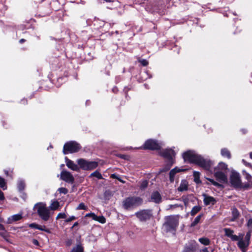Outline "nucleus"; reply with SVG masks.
I'll list each match as a JSON object with an SVG mask.
<instances>
[{"mask_svg":"<svg viewBox=\"0 0 252 252\" xmlns=\"http://www.w3.org/2000/svg\"><path fill=\"white\" fill-rule=\"evenodd\" d=\"M17 186H18V189L20 191L23 190L24 189L25 187V184L24 182L22 180H19L18 182Z\"/></svg>","mask_w":252,"mask_h":252,"instance_id":"obj_31","label":"nucleus"},{"mask_svg":"<svg viewBox=\"0 0 252 252\" xmlns=\"http://www.w3.org/2000/svg\"><path fill=\"white\" fill-rule=\"evenodd\" d=\"M38 224H36V223H31L30 225H29V226L31 228H35V229H37V227H38Z\"/></svg>","mask_w":252,"mask_h":252,"instance_id":"obj_44","label":"nucleus"},{"mask_svg":"<svg viewBox=\"0 0 252 252\" xmlns=\"http://www.w3.org/2000/svg\"><path fill=\"white\" fill-rule=\"evenodd\" d=\"M203 201L205 205H214L216 202V199L212 196H209L205 194H203Z\"/></svg>","mask_w":252,"mask_h":252,"instance_id":"obj_17","label":"nucleus"},{"mask_svg":"<svg viewBox=\"0 0 252 252\" xmlns=\"http://www.w3.org/2000/svg\"><path fill=\"white\" fill-rule=\"evenodd\" d=\"M148 184V182L146 180L143 181L140 185V188L141 189H145Z\"/></svg>","mask_w":252,"mask_h":252,"instance_id":"obj_38","label":"nucleus"},{"mask_svg":"<svg viewBox=\"0 0 252 252\" xmlns=\"http://www.w3.org/2000/svg\"><path fill=\"white\" fill-rule=\"evenodd\" d=\"M88 161L83 159L80 158L77 159V162L79 165V169L81 168L83 170H86V167L87 166Z\"/></svg>","mask_w":252,"mask_h":252,"instance_id":"obj_22","label":"nucleus"},{"mask_svg":"<svg viewBox=\"0 0 252 252\" xmlns=\"http://www.w3.org/2000/svg\"><path fill=\"white\" fill-rule=\"evenodd\" d=\"M111 177L112 178H114V179H118V175H117L116 174H113L111 175Z\"/></svg>","mask_w":252,"mask_h":252,"instance_id":"obj_49","label":"nucleus"},{"mask_svg":"<svg viewBox=\"0 0 252 252\" xmlns=\"http://www.w3.org/2000/svg\"><path fill=\"white\" fill-rule=\"evenodd\" d=\"M196 248V243L194 241H191L186 245L183 252H193Z\"/></svg>","mask_w":252,"mask_h":252,"instance_id":"obj_14","label":"nucleus"},{"mask_svg":"<svg viewBox=\"0 0 252 252\" xmlns=\"http://www.w3.org/2000/svg\"><path fill=\"white\" fill-rule=\"evenodd\" d=\"M200 173L198 171H194L193 176L194 177V181L196 184H200L201 183V180H200Z\"/></svg>","mask_w":252,"mask_h":252,"instance_id":"obj_27","label":"nucleus"},{"mask_svg":"<svg viewBox=\"0 0 252 252\" xmlns=\"http://www.w3.org/2000/svg\"><path fill=\"white\" fill-rule=\"evenodd\" d=\"M201 209V208L200 207L198 206H194L191 212H190V214L191 216H194L196 213H197Z\"/></svg>","mask_w":252,"mask_h":252,"instance_id":"obj_32","label":"nucleus"},{"mask_svg":"<svg viewBox=\"0 0 252 252\" xmlns=\"http://www.w3.org/2000/svg\"><path fill=\"white\" fill-rule=\"evenodd\" d=\"M25 40L24 39H21L20 40V42L21 43H23V42H25Z\"/></svg>","mask_w":252,"mask_h":252,"instance_id":"obj_53","label":"nucleus"},{"mask_svg":"<svg viewBox=\"0 0 252 252\" xmlns=\"http://www.w3.org/2000/svg\"><path fill=\"white\" fill-rule=\"evenodd\" d=\"M90 177H95L98 179H102V176L101 174L98 171H95L93 173H92L90 175Z\"/></svg>","mask_w":252,"mask_h":252,"instance_id":"obj_33","label":"nucleus"},{"mask_svg":"<svg viewBox=\"0 0 252 252\" xmlns=\"http://www.w3.org/2000/svg\"><path fill=\"white\" fill-rule=\"evenodd\" d=\"M137 218L141 221H146L149 220L152 216L151 210H142L135 214Z\"/></svg>","mask_w":252,"mask_h":252,"instance_id":"obj_8","label":"nucleus"},{"mask_svg":"<svg viewBox=\"0 0 252 252\" xmlns=\"http://www.w3.org/2000/svg\"><path fill=\"white\" fill-rule=\"evenodd\" d=\"M161 146V143H159L154 140L149 139L145 142L143 149L152 150H158L160 148Z\"/></svg>","mask_w":252,"mask_h":252,"instance_id":"obj_9","label":"nucleus"},{"mask_svg":"<svg viewBox=\"0 0 252 252\" xmlns=\"http://www.w3.org/2000/svg\"><path fill=\"white\" fill-rule=\"evenodd\" d=\"M251 236V232L247 233L244 236L243 233H239L237 236L238 237L237 245L243 252H246L247 248L250 244V241Z\"/></svg>","mask_w":252,"mask_h":252,"instance_id":"obj_4","label":"nucleus"},{"mask_svg":"<svg viewBox=\"0 0 252 252\" xmlns=\"http://www.w3.org/2000/svg\"><path fill=\"white\" fill-rule=\"evenodd\" d=\"M225 235L231 239L232 241H236L238 240V235H233L234 231L230 228H225L224 229Z\"/></svg>","mask_w":252,"mask_h":252,"instance_id":"obj_18","label":"nucleus"},{"mask_svg":"<svg viewBox=\"0 0 252 252\" xmlns=\"http://www.w3.org/2000/svg\"><path fill=\"white\" fill-rule=\"evenodd\" d=\"M118 180L122 182H123V181L121 179H120L119 178H118Z\"/></svg>","mask_w":252,"mask_h":252,"instance_id":"obj_58","label":"nucleus"},{"mask_svg":"<svg viewBox=\"0 0 252 252\" xmlns=\"http://www.w3.org/2000/svg\"><path fill=\"white\" fill-rule=\"evenodd\" d=\"M4 172H5V174H6L7 175H8V171H5Z\"/></svg>","mask_w":252,"mask_h":252,"instance_id":"obj_57","label":"nucleus"},{"mask_svg":"<svg viewBox=\"0 0 252 252\" xmlns=\"http://www.w3.org/2000/svg\"><path fill=\"white\" fill-rule=\"evenodd\" d=\"M58 191L61 193L66 194L67 193V189L64 188H60L58 189Z\"/></svg>","mask_w":252,"mask_h":252,"instance_id":"obj_39","label":"nucleus"},{"mask_svg":"<svg viewBox=\"0 0 252 252\" xmlns=\"http://www.w3.org/2000/svg\"><path fill=\"white\" fill-rule=\"evenodd\" d=\"M71 252H83V249L81 246L78 245L74 248Z\"/></svg>","mask_w":252,"mask_h":252,"instance_id":"obj_35","label":"nucleus"},{"mask_svg":"<svg viewBox=\"0 0 252 252\" xmlns=\"http://www.w3.org/2000/svg\"><path fill=\"white\" fill-rule=\"evenodd\" d=\"M106 0L107 1V0Z\"/></svg>","mask_w":252,"mask_h":252,"instance_id":"obj_60","label":"nucleus"},{"mask_svg":"<svg viewBox=\"0 0 252 252\" xmlns=\"http://www.w3.org/2000/svg\"><path fill=\"white\" fill-rule=\"evenodd\" d=\"M81 149L80 145L76 142L70 141L65 143L63 146V152L64 154L68 153H75Z\"/></svg>","mask_w":252,"mask_h":252,"instance_id":"obj_7","label":"nucleus"},{"mask_svg":"<svg viewBox=\"0 0 252 252\" xmlns=\"http://www.w3.org/2000/svg\"><path fill=\"white\" fill-rule=\"evenodd\" d=\"M66 217V214L65 213H60L58 214L56 217V219H65Z\"/></svg>","mask_w":252,"mask_h":252,"instance_id":"obj_37","label":"nucleus"},{"mask_svg":"<svg viewBox=\"0 0 252 252\" xmlns=\"http://www.w3.org/2000/svg\"><path fill=\"white\" fill-rule=\"evenodd\" d=\"M78 225V223L77 222H76L74 223L72 227V228L76 226H77Z\"/></svg>","mask_w":252,"mask_h":252,"instance_id":"obj_52","label":"nucleus"},{"mask_svg":"<svg viewBox=\"0 0 252 252\" xmlns=\"http://www.w3.org/2000/svg\"><path fill=\"white\" fill-rule=\"evenodd\" d=\"M142 202V199L139 197H129L123 201V205L125 209H128L139 206Z\"/></svg>","mask_w":252,"mask_h":252,"instance_id":"obj_5","label":"nucleus"},{"mask_svg":"<svg viewBox=\"0 0 252 252\" xmlns=\"http://www.w3.org/2000/svg\"><path fill=\"white\" fill-rule=\"evenodd\" d=\"M232 218L231 219V221H235L239 217V213L238 210L236 208H233L232 210Z\"/></svg>","mask_w":252,"mask_h":252,"instance_id":"obj_26","label":"nucleus"},{"mask_svg":"<svg viewBox=\"0 0 252 252\" xmlns=\"http://www.w3.org/2000/svg\"><path fill=\"white\" fill-rule=\"evenodd\" d=\"M124 157H125V156H124V155H123V156H121V158H124Z\"/></svg>","mask_w":252,"mask_h":252,"instance_id":"obj_59","label":"nucleus"},{"mask_svg":"<svg viewBox=\"0 0 252 252\" xmlns=\"http://www.w3.org/2000/svg\"><path fill=\"white\" fill-rule=\"evenodd\" d=\"M215 172V176L220 182L222 183H226L227 182V178L225 174L226 172L221 171H216Z\"/></svg>","mask_w":252,"mask_h":252,"instance_id":"obj_12","label":"nucleus"},{"mask_svg":"<svg viewBox=\"0 0 252 252\" xmlns=\"http://www.w3.org/2000/svg\"><path fill=\"white\" fill-rule=\"evenodd\" d=\"M94 220L97 221L101 223H104L106 222L105 218L102 216H97L96 215H95Z\"/></svg>","mask_w":252,"mask_h":252,"instance_id":"obj_29","label":"nucleus"},{"mask_svg":"<svg viewBox=\"0 0 252 252\" xmlns=\"http://www.w3.org/2000/svg\"><path fill=\"white\" fill-rule=\"evenodd\" d=\"M98 166V163L96 161H89L88 162L87 166L86 167V170H92L96 168Z\"/></svg>","mask_w":252,"mask_h":252,"instance_id":"obj_24","label":"nucleus"},{"mask_svg":"<svg viewBox=\"0 0 252 252\" xmlns=\"http://www.w3.org/2000/svg\"><path fill=\"white\" fill-rule=\"evenodd\" d=\"M213 165H214L213 162ZM227 170H228L227 165L223 162H220V163H219L218 165L215 168H213V166H212V170L210 171L212 172H213V171H221L223 172H226Z\"/></svg>","mask_w":252,"mask_h":252,"instance_id":"obj_15","label":"nucleus"},{"mask_svg":"<svg viewBox=\"0 0 252 252\" xmlns=\"http://www.w3.org/2000/svg\"><path fill=\"white\" fill-rule=\"evenodd\" d=\"M252 223V220H250L248 221V225H250Z\"/></svg>","mask_w":252,"mask_h":252,"instance_id":"obj_55","label":"nucleus"},{"mask_svg":"<svg viewBox=\"0 0 252 252\" xmlns=\"http://www.w3.org/2000/svg\"><path fill=\"white\" fill-rule=\"evenodd\" d=\"M243 173L245 175V176H246V179H247L248 181H249V180H251V179H252V177L251 176V175H250L249 174L247 173L245 171H244V170H243Z\"/></svg>","mask_w":252,"mask_h":252,"instance_id":"obj_41","label":"nucleus"},{"mask_svg":"<svg viewBox=\"0 0 252 252\" xmlns=\"http://www.w3.org/2000/svg\"><path fill=\"white\" fill-rule=\"evenodd\" d=\"M32 243L34 245H35L36 246H38L39 245L38 241L37 240H36V239H33L32 240Z\"/></svg>","mask_w":252,"mask_h":252,"instance_id":"obj_47","label":"nucleus"},{"mask_svg":"<svg viewBox=\"0 0 252 252\" xmlns=\"http://www.w3.org/2000/svg\"><path fill=\"white\" fill-rule=\"evenodd\" d=\"M178 207V205H177V204H175V205H170V208H176V207Z\"/></svg>","mask_w":252,"mask_h":252,"instance_id":"obj_51","label":"nucleus"},{"mask_svg":"<svg viewBox=\"0 0 252 252\" xmlns=\"http://www.w3.org/2000/svg\"><path fill=\"white\" fill-rule=\"evenodd\" d=\"M60 207V202L55 199L52 200L48 208L50 210L55 211L58 209Z\"/></svg>","mask_w":252,"mask_h":252,"instance_id":"obj_21","label":"nucleus"},{"mask_svg":"<svg viewBox=\"0 0 252 252\" xmlns=\"http://www.w3.org/2000/svg\"><path fill=\"white\" fill-rule=\"evenodd\" d=\"M207 180L208 181H209L210 182H211L213 185H215L216 186H220V185L218 183H217L216 182L214 181L213 179L208 178V179H207Z\"/></svg>","mask_w":252,"mask_h":252,"instance_id":"obj_45","label":"nucleus"},{"mask_svg":"<svg viewBox=\"0 0 252 252\" xmlns=\"http://www.w3.org/2000/svg\"><path fill=\"white\" fill-rule=\"evenodd\" d=\"M188 182L187 181L183 180L181 181L180 186L178 188V190L180 191H186L188 189Z\"/></svg>","mask_w":252,"mask_h":252,"instance_id":"obj_23","label":"nucleus"},{"mask_svg":"<svg viewBox=\"0 0 252 252\" xmlns=\"http://www.w3.org/2000/svg\"><path fill=\"white\" fill-rule=\"evenodd\" d=\"M87 206L83 203H80L77 207V210H87Z\"/></svg>","mask_w":252,"mask_h":252,"instance_id":"obj_36","label":"nucleus"},{"mask_svg":"<svg viewBox=\"0 0 252 252\" xmlns=\"http://www.w3.org/2000/svg\"><path fill=\"white\" fill-rule=\"evenodd\" d=\"M186 169L179 168L177 167H175L172 169L169 173L170 181L171 182H173L174 180V176L178 173L181 171H185Z\"/></svg>","mask_w":252,"mask_h":252,"instance_id":"obj_20","label":"nucleus"},{"mask_svg":"<svg viewBox=\"0 0 252 252\" xmlns=\"http://www.w3.org/2000/svg\"><path fill=\"white\" fill-rule=\"evenodd\" d=\"M166 221L163 226L166 231H175L179 224L178 216H170L165 218Z\"/></svg>","mask_w":252,"mask_h":252,"instance_id":"obj_3","label":"nucleus"},{"mask_svg":"<svg viewBox=\"0 0 252 252\" xmlns=\"http://www.w3.org/2000/svg\"><path fill=\"white\" fill-rule=\"evenodd\" d=\"M61 179L68 183H73L74 181L72 175L69 172L65 170H63L61 172Z\"/></svg>","mask_w":252,"mask_h":252,"instance_id":"obj_10","label":"nucleus"},{"mask_svg":"<svg viewBox=\"0 0 252 252\" xmlns=\"http://www.w3.org/2000/svg\"><path fill=\"white\" fill-rule=\"evenodd\" d=\"M250 157L251 158H252V153H250Z\"/></svg>","mask_w":252,"mask_h":252,"instance_id":"obj_56","label":"nucleus"},{"mask_svg":"<svg viewBox=\"0 0 252 252\" xmlns=\"http://www.w3.org/2000/svg\"><path fill=\"white\" fill-rule=\"evenodd\" d=\"M95 215L94 213H90L87 214L85 215V217H92V219L94 220V218Z\"/></svg>","mask_w":252,"mask_h":252,"instance_id":"obj_43","label":"nucleus"},{"mask_svg":"<svg viewBox=\"0 0 252 252\" xmlns=\"http://www.w3.org/2000/svg\"><path fill=\"white\" fill-rule=\"evenodd\" d=\"M230 181L232 185L234 187H239L241 185L240 175L237 172L232 173Z\"/></svg>","mask_w":252,"mask_h":252,"instance_id":"obj_11","label":"nucleus"},{"mask_svg":"<svg viewBox=\"0 0 252 252\" xmlns=\"http://www.w3.org/2000/svg\"><path fill=\"white\" fill-rule=\"evenodd\" d=\"M3 229H4L3 226L1 224H0V230H3Z\"/></svg>","mask_w":252,"mask_h":252,"instance_id":"obj_54","label":"nucleus"},{"mask_svg":"<svg viewBox=\"0 0 252 252\" xmlns=\"http://www.w3.org/2000/svg\"><path fill=\"white\" fill-rule=\"evenodd\" d=\"M161 155L168 160L167 166L161 170L162 172L166 171L174 163L173 158L175 157V153L171 149H167L161 152Z\"/></svg>","mask_w":252,"mask_h":252,"instance_id":"obj_6","label":"nucleus"},{"mask_svg":"<svg viewBox=\"0 0 252 252\" xmlns=\"http://www.w3.org/2000/svg\"><path fill=\"white\" fill-rule=\"evenodd\" d=\"M182 156L186 161L195 163L206 170H212L213 161L209 159L203 158L194 151L189 150L185 152L183 154Z\"/></svg>","mask_w":252,"mask_h":252,"instance_id":"obj_1","label":"nucleus"},{"mask_svg":"<svg viewBox=\"0 0 252 252\" xmlns=\"http://www.w3.org/2000/svg\"><path fill=\"white\" fill-rule=\"evenodd\" d=\"M139 62L143 66H146L148 64V62L146 60H141Z\"/></svg>","mask_w":252,"mask_h":252,"instance_id":"obj_46","label":"nucleus"},{"mask_svg":"<svg viewBox=\"0 0 252 252\" xmlns=\"http://www.w3.org/2000/svg\"><path fill=\"white\" fill-rule=\"evenodd\" d=\"M37 229H39V230H42V231H44L47 232H49V230L48 229H46L45 226H44V225H39L38 227H37Z\"/></svg>","mask_w":252,"mask_h":252,"instance_id":"obj_40","label":"nucleus"},{"mask_svg":"<svg viewBox=\"0 0 252 252\" xmlns=\"http://www.w3.org/2000/svg\"><path fill=\"white\" fill-rule=\"evenodd\" d=\"M202 216V215H199L197 216L195 219L190 224L191 227L195 226L200 220V219Z\"/></svg>","mask_w":252,"mask_h":252,"instance_id":"obj_30","label":"nucleus"},{"mask_svg":"<svg viewBox=\"0 0 252 252\" xmlns=\"http://www.w3.org/2000/svg\"><path fill=\"white\" fill-rule=\"evenodd\" d=\"M162 198L160 194L157 191H154L151 196L150 201L156 203L161 202Z\"/></svg>","mask_w":252,"mask_h":252,"instance_id":"obj_16","label":"nucleus"},{"mask_svg":"<svg viewBox=\"0 0 252 252\" xmlns=\"http://www.w3.org/2000/svg\"><path fill=\"white\" fill-rule=\"evenodd\" d=\"M65 160L66 165L68 168L73 171H79V165L76 164L73 161L67 158H65Z\"/></svg>","mask_w":252,"mask_h":252,"instance_id":"obj_13","label":"nucleus"},{"mask_svg":"<svg viewBox=\"0 0 252 252\" xmlns=\"http://www.w3.org/2000/svg\"><path fill=\"white\" fill-rule=\"evenodd\" d=\"M202 252H209L207 248H205L202 250Z\"/></svg>","mask_w":252,"mask_h":252,"instance_id":"obj_50","label":"nucleus"},{"mask_svg":"<svg viewBox=\"0 0 252 252\" xmlns=\"http://www.w3.org/2000/svg\"><path fill=\"white\" fill-rule=\"evenodd\" d=\"M4 198V197L3 192L1 190H0V199L3 200Z\"/></svg>","mask_w":252,"mask_h":252,"instance_id":"obj_48","label":"nucleus"},{"mask_svg":"<svg viewBox=\"0 0 252 252\" xmlns=\"http://www.w3.org/2000/svg\"><path fill=\"white\" fill-rule=\"evenodd\" d=\"M34 210L37 213L39 217L44 221H48L53 215L46 204L44 202H38L33 207Z\"/></svg>","mask_w":252,"mask_h":252,"instance_id":"obj_2","label":"nucleus"},{"mask_svg":"<svg viewBox=\"0 0 252 252\" xmlns=\"http://www.w3.org/2000/svg\"><path fill=\"white\" fill-rule=\"evenodd\" d=\"M22 218V214L20 213L18 214H15L12 215L9 218H8L7 220V223L10 224L13 223L14 221H16L20 220Z\"/></svg>","mask_w":252,"mask_h":252,"instance_id":"obj_19","label":"nucleus"},{"mask_svg":"<svg viewBox=\"0 0 252 252\" xmlns=\"http://www.w3.org/2000/svg\"><path fill=\"white\" fill-rule=\"evenodd\" d=\"M75 219H76V217L74 216H70V217H69L68 218H67L65 220V221L68 222L71 221Z\"/></svg>","mask_w":252,"mask_h":252,"instance_id":"obj_42","label":"nucleus"},{"mask_svg":"<svg viewBox=\"0 0 252 252\" xmlns=\"http://www.w3.org/2000/svg\"><path fill=\"white\" fill-rule=\"evenodd\" d=\"M221 155L222 157H226L228 159L231 158V154L229 151L226 148H223L221 149Z\"/></svg>","mask_w":252,"mask_h":252,"instance_id":"obj_25","label":"nucleus"},{"mask_svg":"<svg viewBox=\"0 0 252 252\" xmlns=\"http://www.w3.org/2000/svg\"><path fill=\"white\" fill-rule=\"evenodd\" d=\"M198 241H199V242L201 244H202L205 246H208L210 244V241L207 238H205V237L200 238L199 239Z\"/></svg>","mask_w":252,"mask_h":252,"instance_id":"obj_28","label":"nucleus"},{"mask_svg":"<svg viewBox=\"0 0 252 252\" xmlns=\"http://www.w3.org/2000/svg\"><path fill=\"white\" fill-rule=\"evenodd\" d=\"M0 188H2L3 190L6 189L7 188L5 180L1 177H0Z\"/></svg>","mask_w":252,"mask_h":252,"instance_id":"obj_34","label":"nucleus"}]
</instances>
